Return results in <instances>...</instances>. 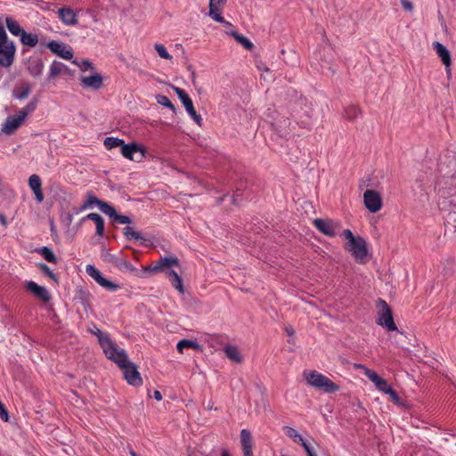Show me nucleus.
I'll return each instance as SVG.
<instances>
[{
    "instance_id": "6e6552de",
    "label": "nucleus",
    "mask_w": 456,
    "mask_h": 456,
    "mask_svg": "<svg viewBox=\"0 0 456 456\" xmlns=\"http://www.w3.org/2000/svg\"><path fill=\"white\" fill-rule=\"evenodd\" d=\"M120 152L124 158L139 162L145 157L146 149L136 142L126 143L124 142Z\"/></svg>"
},
{
    "instance_id": "f8f14e48",
    "label": "nucleus",
    "mask_w": 456,
    "mask_h": 456,
    "mask_svg": "<svg viewBox=\"0 0 456 456\" xmlns=\"http://www.w3.org/2000/svg\"><path fill=\"white\" fill-rule=\"evenodd\" d=\"M26 67L29 75L37 78L42 76L45 65L39 55H33L27 60Z\"/></svg>"
},
{
    "instance_id": "dca6fc26",
    "label": "nucleus",
    "mask_w": 456,
    "mask_h": 456,
    "mask_svg": "<svg viewBox=\"0 0 456 456\" xmlns=\"http://www.w3.org/2000/svg\"><path fill=\"white\" fill-rule=\"evenodd\" d=\"M433 48L436 50V54L441 59L443 64L445 66L446 72L448 76L451 74V64H452V59H451V53L449 50L441 43L435 42L433 44Z\"/></svg>"
},
{
    "instance_id": "7c9ffc66",
    "label": "nucleus",
    "mask_w": 456,
    "mask_h": 456,
    "mask_svg": "<svg viewBox=\"0 0 456 456\" xmlns=\"http://www.w3.org/2000/svg\"><path fill=\"white\" fill-rule=\"evenodd\" d=\"M176 348H177V351L179 353H183L184 349H189V348H192V349L198 350V349L200 348V346L195 340H191V339L184 338V339L180 340L177 343Z\"/></svg>"
},
{
    "instance_id": "3c124183",
    "label": "nucleus",
    "mask_w": 456,
    "mask_h": 456,
    "mask_svg": "<svg viewBox=\"0 0 456 456\" xmlns=\"http://www.w3.org/2000/svg\"><path fill=\"white\" fill-rule=\"evenodd\" d=\"M0 419L4 422H7L9 420L8 411L5 406L2 403V402H0Z\"/></svg>"
},
{
    "instance_id": "9b49d317",
    "label": "nucleus",
    "mask_w": 456,
    "mask_h": 456,
    "mask_svg": "<svg viewBox=\"0 0 456 456\" xmlns=\"http://www.w3.org/2000/svg\"><path fill=\"white\" fill-rule=\"evenodd\" d=\"M46 47L62 59L70 60L73 57L72 49L62 42L52 40L46 44Z\"/></svg>"
},
{
    "instance_id": "f257e3e1",
    "label": "nucleus",
    "mask_w": 456,
    "mask_h": 456,
    "mask_svg": "<svg viewBox=\"0 0 456 456\" xmlns=\"http://www.w3.org/2000/svg\"><path fill=\"white\" fill-rule=\"evenodd\" d=\"M438 171L440 176L436 185L440 195L438 206L445 224L456 231V156H446L439 163Z\"/></svg>"
},
{
    "instance_id": "2eb2a0df",
    "label": "nucleus",
    "mask_w": 456,
    "mask_h": 456,
    "mask_svg": "<svg viewBox=\"0 0 456 456\" xmlns=\"http://www.w3.org/2000/svg\"><path fill=\"white\" fill-rule=\"evenodd\" d=\"M179 260L175 256H164L160 257L159 260L152 266L147 268L151 273L164 272L166 269L171 270L173 266H178Z\"/></svg>"
},
{
    "instance_id": "49530a36",
    "label": "nucleus",
    "mask_w": 456,
    "mask_h": 456,
    "mask_svg": "<svg viewBox=\"0 0 456 456\" xmlns=\"http://www.w3.org/2000/svg\"><path fill=\"white\" fill-rule=\"evenodd\" d=\"M73 63L77 65L83 72L87 69H94L93 63L88 60H82L80 62L74 61Z\"/></svg>"
},
{
    "instance_id": "72a5a7b5",
    "label": "nucleus",
    "mask_w": 456,
    "mask_h": 456,
    "mask_svg": "<svg viewBox=\"0 0 456 456\" xmlns=\"http://www.w3.org/2000/svg\"><path fill=\"white\" fill-rule=\"evenodd\" d=\"M101 200H99L97 197H95L94 194L90 193L87 196V200L85 201L79 208V211H85L88 208H92L94 206H98L101 203Z\"/></svg>"
},
{
    "instance_id": "e2e57ef3",
    "label": "nucleus",
    "mask_w": 456,
    "mask_h": 456,
    "mask_svg": "<svg viewBox=\"0 0 456 456\" xmlns=\"http://www.w3.org/2000/svg\"><path fill=\"white\" fill-rule=\"evenodd\" d=\"M221 456H231L227 450L222 449Z\"/></svg>"
},
{
    "instance_id": "603ef678",
    "label": "nucleus",
    "mask_w": 456,
    "mask_h": 456,
    "mask_svg": "<svg viewBox=\"0 0 456 456\" xmlns=\"http://www.w3.org/2000/svg\"><path fill=\"white\" fill-rule=\"evenodd\" d=\"M402 7L407 12L413 11V4L410 0H400Z\"/></svg>"
},
{
    "instance_id": "473e14b6",
    "label": "nucleus",
    "mask_w": 456,
    "mask_h": 456,
    "mask_svg": "<svg viewBox=\"0 0 456 456\" xmlns=\"http://www.w3.org/2000/svg\"><path fill=\"white\" fill-rule=\"evenodd\" d=\"M38 98L34 97L24 108H22L18 114L23 115V118L26 120L28 114L33 113L37 107Z\"/></svg>"
},
{
    "instance_id": "39448f33",
    "label": "nucleus",
    "mask_w": 456,
    "mask_h": 456,
    "mask_svg": "<svg viewBox=\"0 0 456 456\" xmlns=\"http://www.w3.org/2000/svg\"><path fill=\"white\" fill-rule=\"evenodd\" d=\"M378 305L382 306V309L379 312V318L377 323L381 327L385 328L388 331L397 330V327L394 322L392 312L387 303L379 298Z\"/></svg>"
},
{
    "instance_id": "bf43d9fd",
    "label": "nucleus",
    "mask_w": 456,
    "mask_h": 456,
    "mask_svg": "<svg viewBox=\"0 0 456 456\" xmlns=\"http://www.w3.org/2000/svg\"><path fill=\"white\" fill-rule=\"evenodd\" d=\"M154 398L157 400V401H160L162 399V395L159 391L156 390L154 391V395H153Z\"/></svg>"
},
{
    "instance_id": "37998d69",
    "label": "nucleus",
    "mask_w": 456,
    "mask_h": 456,
    "mask_svg": "<svg viewBox=\"0 0 456 456\" xmlns=\"http://www.w3.org/2000/svg\"><path fill=\"white\" fill-rule=\"evenodd\" d=\"M39 269L53 281L58 282L57 275L50 269V267L45 263L38 264Z\"/></svg>"
},
{
    "instance_id": "7ed1b4c3",
    "label": "nucleus",
    "mask_w": 456,
    "mask_h": 456,
    "mask_svg": "<svg viewBox=\"0 0 456 456\" xmlns=\"http://www.w3.org/2000/svg\"><path fill=\"white\" fill-rule=\"evenodd\" d=\"M118 362V367L123 370L124 378L129 385L139 387L142 384L140 372L135 364L129 361L128 357L122 354V359Z\"/></svg>"
},
{
    "instance_id": "13d9d810",
    "label": "nucleus",
    "mask_w": 456,
    "mask_h": 456,
    "mask_svg": "<svg viewBox=\"0 0 456 456\" xmlns=\"http://www.w3.org/2000/svg\"><path fill=\"white\" fill-rule=\"evenodd\" d=\"M227 0H209V4H216V6L223 5Z\"/></svg>"
},
{
    "instance_id": "9d476101",
    "label": "nucleus",
    "mask_w": 456,
    "mask_h": 456,
    "mask_svg": "<svg viewBox=\"0 0 456 456\" xmlns=\"http://www.w3.org/2000/svg\"><path fill=\"white\" fill-rule=\"evenodd\" d=\"M365 208L370 213H376L381 209L382 200L379 193L374 190H367L363 193Z\"/></svg>"
},
{
    "instance_id": "c03bdc74",
    "label": "nucleus",
    "mask_w": 456,
    "mask_h": 456,
    "mask_svg": "<svg viewBox=\"0 0 456 456\" xmlns=\"http://www.w3.org/2000/svg\"><path fill=\"white\" fill-rule=\"evenodd\" d=\"M154 47H155V50L157 51L158 54L159 55V57H161L162 59H166V60L172 59V55L169 54V53L167 52V50L166 49V47L163 45L155 44Z\"/></svg>"
},
{
    "instance_id": "393cba45",
    "label": "nucleus",
    "mask_w": 456,
    "mask_h": 456,
    "mask_svg": "<svg viewBox=\"0 0 456 456\" xmlns=\"http://www.w3.org/2000/svg\"><path fill=\"white\" fill-rule=\"evenodd\" d=\"M31 92V86L28 83H25L20 86H16L12 90V95L14 99L22 101L28 97Z\"/></svg>"
},
{
    "instance_id": "5701e85b",
    "label": "nucleus",
    "mask_w": 456,
    "mask_h": 456,
    "mask_svg": "<svg viewBox=\"0 0 456 456\" xmlns=\"http://www.w3.org/2000/svg\"><path fill=\"white\" fill-rule=\"evenodd\" d=\"M86 220H92L96 226L95 234L99 237H102L104 234V219L97 213H90L82 218V222Z\"/></svg>"
},
{
    "instance_id": "f704fd0d",
    "label": "nucleus",
    "mask_w": 456,
    "mask_h": 456,
    "mask_svg": "<svg viewBox=\"0 0 456 456\" xmlns=\"http://www.w3.org/2000/svg\"><path fill=\"white\" fill-rule=\"evenodd\" d=\"M124 140L123 139H119L118 137H112V136H110V137H106L104 142H103V144H104V147L107 149V150H111V149H114V148H117V147H122L123 143H124Z\"/></svg>"
},
{
    "instance_id": "69168bd1",
    "label": "nucleus",
    "mask_w": 456,
    "mask_h": 456,
    "mask_svg": "<svg viewBox=\"0 0 456 456\" xmlns=\"http://www.w3.org/2000/svg\"><path fill=\"white\" fill-rule=\"evenodd\" d=\"M129 453L131 456H139L134 450L130 449Z\"/></svg>"
},
{
    "instance_id": "e433bc0d",
    "label": "nucleus",
    "mask_w": 456,
    "mask_h": 456,
    "mask_svg": "<svg viewBox=\"0 0 456 456\" xmlns=\"http://www.w3.org/2000/svg\"><path fill=\"white\" fill-rule=\"evenodd\" d=\"M232 35L237 40V42L243 45L247 50H252L254 48L253 43L248 37L239 34L236 31L232 32Z\"/></svg>"
},
{
    "instance_id": "a19ab883",
    "label": "nucleus",
    "mask_w": 456,
    "mask_h": 456,
    "mask_svg": "<svg viewBox=\"0 0 456 456\" xmlns=\"http://www.w3.org/2000/svg\"><path fill=\"white\" fill-rule=\"evenodd\" d=\"M283 430L287 436L291 438L295 443H299L302 440L303 436L293 428L285 426L283 427Z\"/></svg>"
},
{
    "instance_id": "423d86ee",
    "label": "nucleus",
    "mask_w": 456,
    "mask_h": 456,
    "mask_svg": "<svg viewBox=\"0 0 456 456\" xmlns=\"http://www.w3.org/2000/svg\"><path fill=\"white\" fill-rule=\"evenodd\" d=\"M86 272L97 284L108 291L114 292L119 289V285L105 278L94 265H87L86 266Z\"/></svg>"
},
{
    "instance_id": "20e7f679",
    "label": "nucleus",
    "mask_w": 456,
    "mask_h": 456,
    "mask_svg": "<svg viewBox=\"0 0 456 456\" xmlns=\"http://www.w3.org/2000/svg\"><path fill=\"white\" fill-rule=\"evenodd\" d=\"M345 248L351 253L357 263H364L368 255V248L363 238L357 236L356 240L346 243Z\"/></svg>"
},
{
    "instance_id": "f3484780",
    "label": "nucleus",
    "mask_w": 456,
    "mask_h": 456,
    "mask_svg": "<svg viewBox=\"0 0 456 456\" xmlns=\"http://www.w3.org/2000/svg\"><path fill=\"white\" fill-rule=\"evenodd\" d=\"M315 228L322 234L334 237L336 235V227L332 221L328 219L316 218L314 220Z\"/></svg>"
},
{
    "instance_id": "58836bf2",
    "label": "nucleus",
    "mask_w": 456,
    "mask_h": 456,
    "mask_svg": "<svg viewBox=\"0 0 456 456\" xmlns=\"http://www.w3.org/2000/svg\"><path fill=\"white\" fill-rule=\"evenodd\" d=\"M361 113L360 109L357 106L352 105L345 108L344 115L348 120L355 119Z\"/></svg>"
},
{
    "instance_id": "052dcab7",
    "label": "nucleus",
    "mask_w": 456,
    "mask_h": 456,
    "mask_svg": "<svg viewBox=\"0 0 456 456\" xmlns=\"http://www.w3.org/2000/svg\"><path fill=\"white\" fill-rule=\"evenodd\" d=\"M122 265L128 270H134L132 265L126 261H123Z\"/></svg>"
},
{
    "instance_id": "bb28decb",
    "label": "nucleus",
    "mask_w": 456,
    "mask_h": 456,
    "mask_svg": "<svg viewBox=\"0 0 456 456\" xmlns=\"http://www.w3.org/2000/svg\"><path fill=\"white\" fill-rule=\"evenodd\" d=\"M167 276L168 277L172 286L180 293L183 294L184 289L180 275L175 270H167Z\"/></svg>"
},
{
    "instance_id": "4468645a",
    "label": "nucleus",
    "mask_w": 456,
    "mask_h": 456,
    "mask_svg": "<svg viewBox=\"0 0 456 456\" xmlns=\"http://www.w3.org/2000/svg\"><path fill=\"white\" fill-rule=\"evenodd\" d=\"M25 121L23 115L16 114L9 116L2 124L1 131L5 134H13Z\"/></svg>"
},
{
    "instance_id": "0eeeda50",
    "label": "nucleus",
    "mask_w": 456,
    "mask_h": 456,
    "mask_svg": "<svg viewBox=\"0 0 456 456\" xmlns=\"http://www.w3.org/2000/svg\"><path fill=\"white\" fill-rule=\"evenodd\" d=\"M174 90L178 96L181 102L183 104L189 116L194 120V122L200 126H202V118L198 114L194 109L193 102L189 94L182 88L174 87Z\"/></svg>"
},
{
    "instance_id": "5fc2aeb1",
    "label": "nucleus",
    "mask_w": 456,
    "mask_h": 456,
    "mask_svg": "<svg viewBox=\"0 0 456 456\" xmlns=\"http://www.w3.org/2000/svg\"><path fill=\"white\" fill-rule=\"evenodd\" d=\"M298 444H300L303 446L306 453H310L314 451L311 445L305 440L304 437L302 438V440L299 441Z\"/></svg>"
},
{
    "instance_id": "4be33fe9",
    "label": "nucleus",
    "mask_w": 456,
    "mask_h": 456,
    "mask_svg": "<svg viewBox=\"0 0 456 456\" xmlns=\"http://www.w3.org/2000/svg\"><path fill=\"white\" fill-rule=\"evenodd\" d=\"M61 73H66L68 75H71L70 69L64 63L53 61L52 64L50 65L49 72L47 75V79L51 80L56 77L58 75Z\"/></svg>"
},
{
    "instance_id": "a878e982",
    "label": "nucleus",
    "mask_w": 456,
    "mask_h": 456,
    "mask_svg": "<svg viewBox=\"0 0 456 456\" xmlns=\"http://www.w3.org/2000/svg\"><path fill=\"white\" fill-rule=\"evenodd\" d=\"M5 24L9 32L15 37H20L24 31L23 28L19 24V22L11 16H7L5 18Z\"/></svg>"
},
{
    "instance_id": "c756f323",
    "label": "nucleus",
    "mask_w": 456,
    "mask_h": 456,
    "mask_svg": "<svg viewBox=\"0 0 456 456\" xmlns=\"http://www.w3.org/2000/svg\"><path fill=\"white\" fill-rule=\"evenodd\" d=\"M40 254L47 262L56 264L58 259L52 248L44 246L36 250Z\"/></svg>"
},
{
    "instance_id": "864d4df0",
    "label": "nucleus",
    "mask_w": 456,
    "mask_h": 456,
    "mask_svg": "<svg viewBox=\"0 0 456 456\" xmlns=\"http://www.w3.org/2000/svg\"><path fill=\"white\" fill-rule=\"evenodd\" d=\"M387 395H390V398L393 402L398 403L399 402V396L396 393V391L392 387L391 389H388V392Z\"/></svg>"
},
{
    "instance_id": "6e6d98bb",
    "label": "nucleus",
    "mask_w": 456,
    "mask_h": 456,
    "mask_svg": "<svg viewBox=\"0 0 456 456\" xmlns=\"http://www.w3.org/2000/svg\"><path fill=\"white\" fill-rule=\"evenodd\" d=\"M298 444H300L303 446L306 453H310L314 451L311 445L305 440L304 437L302 438V440L299 441Z\"/></svg>"
},
{
    "instance_id": "0e129e2a",
    "label": "nucleus",
    "mask_w": 456,
    "mask_h": 456,
    "mask_svg": "<svg viewBox=\"0 0 456 456\" xmlns=\"http://www.w3.org/2000/svg\"><path fill=\"white\" fill-rule=\"evenodd\" d=\"M302 126L304 127H310L312 126V123L310 121H307V122H302Z\"/></svg>"
},
{
    "instance_id": "338daca9",
    "label": "nucleus",
    "mask_w": 456,
    "mask_h": 456,
    "mask_svg": "<svg viewBox=\"0 0 456 456\" xmlns=\"http://www.w3.org/2000/svg\"><path fill=\"white\" fill-rule=\"evenodd\" d=\"M307 456H317V455H316V454H315V452L313 451L312 452L307 453Z\"/></svg>"
},
{
    "instance_id": "680f3d73",
    "label": "nucleus",
    "mask_w": 456,
    "mask_h": 456,
    "mask_svg": "<svg viewBox=\"0 0 456 456\" xmlns=\"http://www.w3.org/2000/svg\"><path fill=\"white\" fill-rule=\"evenodd\" d=\"M286 332L288 335L292 336L294 334V330L292 328H286Z\"/></svg>"
},
{
    "instance_id": "de8ad7c7",
    "label": "nucleus",
    "mask_w": 456,
    "mask_h": 456,
    "mask_svg": "<svg viewBox=\"0 0 456 456\" xmlns=\"http://www.w3.org/2000/svg\"><path fill=\"white\" fill-rule=\"evenodd\" d=\"M375 386L377 387V388H378L379 391H381V392H383V393H385V394H387V393L388 392V389H391V388H392V387H391V386L387 383V381L386 379H381V380H379V381L378 382V384H376Z\"/></svg>"
},
{
    "instance_id": "b1692460",
    "label": "nucleus",
    "mask_w": 456,
    "mask_h": 456,
    "mask_svg": "<svg viewBox=\"0 0 456 456\" xmlns=\"http://www.w3.org/2000/svg\"><path fill=\"white\" fill-rule=\"evenodd\" d=\"M223 351L225 354V356L237 363H240L242 362V355L239 352L237 346L233 345H226L223 347Z\"/></svg>"
},
{
    "instance_id": "4c0bfd02",
    "label": "nucleus",
    "mask_w": 456,
    "mask_h": 456,
    "mask_svg": "<svg viewBox=\"0 0 456 456\" xmlns=\"http://www.w3.org/2000/svg\"><path fill=\"white\" fill-rule=\"evenodd\" d=\"M99 208L103 214L110 216L112 220L114 219V217L117 214L116 209L111 205H110L108 202H105L102 200L101 201V203L99 205Z\"/></svg>"
},
{
    "instance_id": "1a4fd4ad",
    "label": "nucleus",
    "mask_w": 456,
    "mask_h": 456,
    "mask_svg": "<svg viewBox=\"0 0 456 456\" xmlns=\"http://www.w3.org/2000/svg\"><path fill=\"white\" fill-rule=\"evenodd\" d=\"M100 346L102 348L106 357L113 361L118 365V361L122 359V354L125 357H127L126 351L124 349H119L117 345L110 339V338H108L106 340L101 343Z\"/></svg>"
},
{
    "instance_id": "a18cd8bd",
    "label": "nucleus",
    "mask_w": 456,
    "mask_h": 456,
    "mask_svg": "<svg viewBox=\"0 0 456 456\" xmlns=\"http://www.w3.org/2000/svg\"><path fill=\"white\" fill-rule=\"evenodd\" d=\"M244 187H245V183L242 181L236 186V189L232 194V203L233 204H238V202H239L238 199H239V197H240L242 195Z\"/></svg>"
},
{
    "instance_id": "aec40b11",
    "label": "nucleus",
    "mask_w": 456,
    "mask_h": 456,
    "mask_svg": "<svg viewBox=\"0 0 456 456\" xmlns=\"http://www.w3.org/2000/svg\"><path fill=\"white\" fill-rule=\"evenodd\" d=\"M28 185L31 191L34 192L37 202L41 203L45 197L42 191V182L37 175H32L28 178Z\"/></svg>"
},
{
    "instance_id": "6ab92c4d",
    "label": "nucleus",
    "mask_w": 456,
    "mask_h": 456,
    "mask_svg": "<svg viewBox=\"0 0 456 456\" xmlns=\"http://www.w3.org/2000/svg\"><path fill=\"white\" fill-rule=\"evenodd\" d=\"M26 288L28 290H29L31 293L36 295L37 297H39L41 300L47 302L50 300L51 297L46 289V288L38 285L33 281H29L26 282Z\"/></svg>"
},
{
    "instance_id": "c85d7f7f",
    "label": "nucleus",
    "mask_w": 456,
    "mask_h": 456,
    "mask_svg": "<svg viewBox=\"0 0 456 456\" xmlns=\"http://www.w3.org/2000/svg\"><path fill=\"white\" fill-rule=\"evenodd\" d=\"M123 234L127 240H140L141 245H143L146 240L141 232L134 231V229L130 226H126L123 229Z\"/></svg>"
},
{
    "instance_id": "f03ea898",
    "label": "nucleus",
    "mask_w": 456,
    "mask_h": 456,
    "mask_svg": "<svg viewBox=\"0 0 456 456\" xmlns=\"http://www.w3.org/2000/svg\"><path fill=\"white\" fill-rule=\"evenodd\" d=\"M304 376L309 386L322 389L325 393L331 394L337 392L339 389V386L316 370L304 372Z\"/></svg>"
},
{
    "instance_id": "c9c22d12",
    "label": "nucleus",
    "mask_w": 456,
    "mask_h": 456,
    "mask_svg": "<svg viewBox=\"0 0 456 456\" xmlns=\"http://www.w3.org/2000/svg\"><path fill=\"white\" fill-rule=\"evenodd\" d=\"M355 367L357 369H362L364 370V375L371 381L373 382L375 385L378 384V382L379 380H381V377H379V375L375 372L374 370H370V369H368L366 368L365 366L362 365V364H355Z\"/></svg>"
},
{
    "instance_id": "2f4dec72",
    "label": "nucleus",
    "mask_w": 456,
    "mask_h": 456,
    "mask_svg": "<svg viewBox=\"0 0 456 456\" xmlns=\"http://www.w3.org/2000/svg\"><path fill=\"white\" fill-rule=\"evenodd\" d=\"M209 17L214 20L215 21L221 23V24H227L231 25L230 22L226 21L224 17L222 16L221 12L218 11L217 6L216 4H209Z\"/></svg>"
},
{
    "instance_id": "cd10ccee",
    "label": "nucleus",
    "mask_w": 456,
    "mask_h": 456,
    "mask_svg": "<svg viewBox=\"0 0 456 456\" xmlns=\"http://www.w3.org/2000/svg\"><path fill=\"white\" fill-rule=\"evenodd\" d=\"M20 40L23 45L35 47L38 43V37L37 34L28 33L24 30L20 37Z\"/></svg>"
},
{
    "instance_id": "a211bd4d",
    "label": "nucleus",
    "mask_w": 456,
    "mask_h": 456,
    "mask_svg": "<svg viewBox=\"0 0 456 456\" xmlns=\"http://www.w3.org/2000/svg\"><path fill=\"white\" fill-rule=\"evenodd\" d=\"M241 450L244 456H253V439L249 430L242 429L240 431Z\"/></svg>"
},
{
    "instance_id": "4d7b16f0",
    "label": "nucleus",
    "mask_w": 456,
    "mask_h": 456,
    "mask_svg": "<svg viewBox=\"0 0 456 456\" xmlns=\"http://www.w3.org/2000/svg\"><path fill=\"white\" fill-rule=\"evenodd\" d=\"M0 223L4 228H6L8 225L6 216L3 214H0Z\"/></svg>"
},
{
    "instance_id": "8fccbe9b",
    "label": "nucleus",
    "mask_w": 456,
    "mask_h": 456,
    "mask_svg": "<svg viewBox=\"0 0 456 456\" xmlns=\"http://www.w3.org/2000/svg\"><path fill=\"white\" fill-rule=\"evenodd\" d=\"M342 237L347 240V243H350L352 241H354V240H356V237L357 236H354L353 234V232H351V230L349 229H346L343 231L342 232Z\"/></svg>"
},
{
    "instance_id": "ddd939ff",
    "label": "nucleus",
    "mask_w": 456,
    "mask_h": 456,
    "mask_svg": "<svg viewBox=\"0 0 456 456\" xmlns=\"http://www.w3.org/2000/svg\"><path fill=\"white\" fill-rule=\"evenodd\" d=\"M80 83L86 89L98 91L103 86V77L100 73H94L90 76H82Z\"/></svg>"
},
{
    "instance_id": "412c9836",
    "label": "nucleus",
    "mask_w": 456,
    "mask_h": 456,
    "mask_svg": "<svg viewBox=\"0 0 456 456\" xmlns=\"http://www.w3.org/2000/svg\"><path fill=\"white\" fill-rule=\"evenodd\" d=\"M59 18L64 23L68 26H75L78 23L77 13L69 7H63L61 8L58 11Z\"/></svg>"
},
{
    "instance_id": "09e8293b",
    "label": "nucleus",
    "mask_w": 456,
    "mask_h": 456,
    "mask_svg": "<svg viewBox=\"0 0 456 456\" xmlns=\"http://www.w3.org/2000/svg\"><path fill=\"white\" fill-rule=\"evenodd\" d=\"M113 221H116L122 224H129L132 223V220L128 216L119 215L118 213L116 214Z\"/></svg>"
},
{
    "instance_id": "79ce46f5",
    "label": "nucleus",
    "mask_w": 456,
    "mask_h": 456,
    "mask_svg": "<svg viewBox=\"0 0 456 456\" xmlns=\"http://www.w3.org/2000/svg\"><path fill=\"white\" fill-rule=\"evenodd\" d=\"M157 102L162 106H165L168 109H170L174 113L176 112V108L175 105L171 102L169 98L166 95L159 94L157 97Z\"/></svg>"
},
{
    "instance_id": "ea45409f",
    "label": "nucleus",
    "mask_w": 456,
    "mask_h": 456,
    "mask_svg": "<svg viewBox=\"0 0 456 456\" xmlns=\"http://www.w3.org/2000/svg\"><path fill=\"white\" fill-rule=\"evenodd\" d=\"M88 331L91 334L97 337L99 344L102 343L104 340H106L108 338H110V335L108 333L103 332L96 325H94L93 328H90L88 330Z\"/></svg>"
}]
</instances>
